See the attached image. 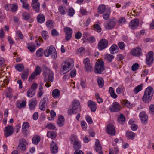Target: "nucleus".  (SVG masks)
Segmentation results:
<instances>
[{"label":"nucleus","mask_w":154,"mask_h":154,"mask_svg":"<svg viewBox=\"0 0 154 154\" xmlns=\"http://www.w3.org/2000/svg\"><path fill=\"white\" fill-rule=\"evenodd\" d=\"M153 94V91L151 86L148 87L146 89L142 97L143 101L145 103H148L151 100Z\"/></svg>","instance_id":"nucleus-1"},{"label":"nucleus","mask_w":154,"mask_h":154,"mask_svg":"<svg viewBox=\"0 0 154 154\" xmlns=\"http://www.w3.org/2000/svg\"><path fill=\"white\" fill-rule=\"evenodd\" d=\"M74 66L73 60L72 59L68 60L65 62L63 65H62L60 72L62 75L70 71Z\"/></svg>","instance_id":"nucleus-2"},{"label":"nucleus","mask_w":154,"mask_h":154,"mask_svg":"<svg viewBox=\"0 0 154 154\" xmlns=\"http://www.w3.org/2000/svg\"><path fill=\"white\" fill-rule=\"evenodd\" d=\"M44 54L46 57H48L52 55L51 57L53 59H56L57 57V53L55 47L52 45H51L48 48L44 51Z\"/></svg>","instance_id":"nucleus-3"},{"label":"nucleus","mask_w":154,"mask_h":154,"mask_svg":"<svg viewBox=\"0 0 154 154\" xmlns=\"http://www.w3.org/2000/svg\"><path fill=\"white\" fill-rule=\"evenodd\" d=\"M44 81L45 82H52L54 80L53 72L47 68H46L44 72Z\"/></svg>","instance_id":"nucleus-4"},{"label":"nucleus","mask_w":154,"mask_h":154,"mask_svg":"<svg viewBox=\"0 0 154 154\" xmlns=\"http://www.w3.org/2000/svg\"><path fill=\"white\" fill-rule=\"evenodd\" d=\"M71 143L73 144L74 149L76 150H79L81 147V142L79 140L77 136L72 135L70 138Z\"/></svg>","instance_id":"nucleus-5"},{"label":"nucleus","mask_w":154,"mask_h":154,"mask_svg":"<svg viewBox=\"0 0 154 154\" xmlns=\"http://www.w3.org/2000/svg\"><path fill=\"white\" fill-rule=\"evenodd\" d=\"M94 72L96 73L100 74L104 70V63L103 61L96 63Z\"/></svg>","instance_id":"nucleus-6"},{"label":"nucleus","mask_w":154,"mask_h":154,"mask_svg":"<svg viewBox=\"0 0 154 154\" xmlns=\"http://www.w3.org/2000/svg\"><path fill=\"white\" fill-rule=\"evenodd\" d=\"M154 53L152 51L149 52L146 55V63L147 65L150 66L152 64L154 60Z\"/></svg>","instance_id":"nucleus-7"},{"label":"nucleus","mask_w":154,"mask_h":154,"mask_svg":"<svg viewBox=\"0 0 154 154\" xmlns=\"http://www.w3.org/2000/svg\"><path fill=\"white\" fill-rule=\"evenodd\" d=\"M108 45V41L104 39H101L99 42L98 48L99 50H101L107 47Z\"/></svg>","instance_id":"nucleus-8"},{"label":"nucleus","mask_w":154,"mask_h":154,"mask_svg":"<svg viewBox=\"0 0 154 154\" xmlns=\"http://www.w3.org/2000/svg\"><path fill=\"white\" fill-rule=\"evenodd\" d=\"M20 143L18 146V149L19 151H24L26 149L25 144L26 143V140L23 138L20 139L19 140Z\"/></svg>","instance_id":"nucleus-9"},{"label":"nucleus","mask_w":154,"mask_h":154,"mask_svg":"<svg viewBox=\"0 0 154 154\" xmlns=\"http://www.w3.org/2000/svg\"><path fill=\"white\" fill-rule=\"evenodd\" d=\"M83 63L85 65V71L88 72L92 70V65L90 63V60L86 58L84 60Z\"/></svg>","instance_id":"nucleus-10"},{"label":"nucleus","mask_w":154,"mask_h":154,"mask_svg":"<svg viewBox=\"0 0 154 154\" xmlns=\"http://www.w3.org/2000/svg\"><path fill=\"white\" fill-rule=\"evenodd\" d=\"M131 54L135 57H139L142 55L141 49L139 47H137L131 50Z\"/></svg>","instance_id":"nucleus-11"},{"label":"nucleus","mask_w":154,"mask_h":154,"mask_svg":"<svg viewBox=\"0 0 154 154\" xmlns=\"http://www.w3.org/2000/svg\"><path fill=\"white\" fill-rule=\"evenodd\" d=\"M139 116L143 125H146L147 123L148 116L144 112H141L139 114Z\"/></svg>","instance_id":"nucleus-12"},{"label":"nucleus","mask_w":154,"mask_h":154,"mask_svg":"<svg viewBox=\"0 0 154 154\" xmlns=\"http://www.w3.org/2000/svg\"><path fill=\"white\" fill-rule=\"evenodd\" d=\"M29 124L28 122H24L23 123L22 132L26 136L29 134Z\"/></svg>","instance_id":"nucleus-13"},{"label":"nucleus","mask_w":154,"mask_h":154,"mask_svg":"<svg viewBox=\"0 0 154 154\" xmlns=\"http://www.w3.org/2000/svg\"><path fill=\"white\" fill-rule=\"evenodd\" d=\"M106 132L108 134L111 135L115 134L116 130L114 125L112 124H109L107 125Z\"/></svg>","instance_id":"nucleus-14"},{"label":"nucleus","mask_w":154,"mask_h":154,"mask_svg":"<svg viewBox=\"0 0 154 154\" xmlns=\"http://www.w3.org/2000/svg\"><path fill=\"white\" fill-rule=\"evenodd\" d=\"M116 23V21L115 18H113L112 19H110L109 20L108 23L105 25V27L107 29H112L114 28Z\"/></svg>","instance_id":"nucleus-15"},{"label":"nucleus","mask_w":154,"mask_h":154,"mask_svg":"<svg viewBox=\"0 0 154 154\" xmlns=\"http://www.w3.org/2000/svg\"><path fill=\"white\" fill-rule=\"evenodd\" d=\"M13 132V127L11 126H8L5 128V136L7 137L11 135Z\"/></svg>","instance_id":"nucleus-16"},{"label":"nucleus","mask_w":154,"mask_h":154,"mask_svg":"<svg viewBox=\"0 0 154 154\" xmlns=\"http://www.w3.org/2000/svg\"><path fill=\"white\" fill-rule=\"evenodd\" d=\"M139 20L137 19L132 20L129 23V27L132 29H136L139 25Z\"/></svg>","instance_id":"nucleus-17"},{"label":"nucleus","mask_w":154,"mask_h":154,"mask_svg":"<svg viewBox=\"0 0 154 154\" xmlns=\"http://www.w3.org/2000/svg\"><path fill=\"white\" fill-rule=\"evenodd\" d=\"M65 32V38L67 40H69L72 37V30L69 27H66L64 29Z\"/></svg>","instance_id":"nucleus-18"},{"label":"nucleus","mask_w":154,"mask_h":154,"mask_svg":"<svg viewBox=\"0 0 154 154\" xmlns=\"http://www.w3.org/2000/svg\"><path fill=\"white\" fill-rule=\"evenodd\" d=\"M50 150L51 152L53 154H56L58 152V147L56 143L53 141L50 144Z\"/></svg>","instance_id":"nucleus-19"},{"label":"nucleus","mask_w":154,"mask_h":154,"mask_svg":"<svg viewBox=\"0 0 154 154\" xmlns=\"http://www.w3.org/2000/svg\"><path fill=\"white\" fill-rule=\"evenodd\" d=\"M95 149L96 151L99 153V154H103L102 151V146L99 141L98 140H97L96 141Z\"/></svg>","instance_id":"nucleus-20"},{"label":"nucleus","mask_w":154,"mask_h":154,"mask_svg":"<svg viewBox=\"0 0 154 154\" xmlns=\"http://www.w3.org/2000/svg\"><path fill=\"white\" fill-rule=\"evenodd\" d=\"M31 6L33 10L36 12H39L40 4L38 2H32Z\"/></svg>","instance_id":"nucleus-21"},{"label":"nucleus","mask_w":154,"mask_h":154,"mask_svg":"<svg viewBox=\"0 0 154 154\" xmlns=\"http://www.w3.org/2000/svg\"><path fill=\"white\" fill-rule=\"evenodd\" d=\"M65 119L63 116L60 115L58 117L57 124L59 127H62L64 124Z\"/></svg>","instance_id":"nucleus-22"},{"label":"nucleus","mask_w":154,"mask_h":154,"mask_svg":"<svg viewBox=\"0 0 154 154\" xmlns=\"http://www.w3.org/2000/svg\"><path fill=\"white\" fill-rule=\"evenodd\" d=\"M29 71L28 69H25L23 72L21 74V79L23 80L27 79L29 75Z\"/></svg>","instance_id":"nucleus-23"},{"label":"nucleus","mask_w":154,"mask_h":154,"mask_svg":"<svg viewBox=\"0 0 154 154\" xmlns=\"http://www.w3.org/2000/svg\"><path fill=\"white\" fill-rule=\"evenodd\" d=\"M58 10L60 13L62 15L65 14L67 12L66 8L63 5H60L58 7Z\"/></svg>","instance_id":"nucleus-24"},{"label":"nucleus","mask_w":154,"mask_h":154,"mask_svg":"<svg viewBox=\"0 0 154 154\" xmlns=\"http://www.w3.org/2000/svg\"><path fill=\"white\" fill-rule=\"evenodd\" d=\"M110 53L112 54H114L118 51L119 48L116 45L114 44L112 45L109 49Z\"/></svg>","instance_id":"nucleus-25"},{"label":"nucleus","mask_w":154,"mask_h":154,"mask_svg":"<svg viewBox=\"0 0 154 154\" xmlns=\"http://www.w3.org/2000/svg\"><path fill=\"white\" fill-rule=\"evenodd\" d=\"M77 109L76 106H72L71 108L69 109L68 110V115H71L73 114H76L77 113Z\"/></svg>","instance_id":"nucleus-26"},{"label":"nucleus","mask_w":154,"mask_h":154,"mask_svg":"<svg viewBox=\"0 0 154 154\" xmlns=\"http://www.w3.org/2000/svg\"><path fill=\"white\" fill-rule=\"evenodd\" d=\"M127 137L129 139H133L135 136V134L131 131H127L126 132Z\"/></svg>","instance_id":"nucleus-27"},{"label":"nucleus","mask_w":154,"mask_h":154,"mask_svg":"<svg viewBox=\"0 0 154 154\" xmlns=\"http://www.w3.org/2000/svg\"><path fill=\"white\" fill-rule=\"evenodd\" d=\"M60 95L59 90L57 89L54 90L52 92V96L54 98H57Z\"/></svg>","instance_id":"nucleus-28"},{"label":"nucleus","mask_w":154,"mask_h":154,"mask_svg":"<svg viewBox=\"0 0 154 154\" xmlns=\"http://www.w3.org/2000/svg\"><path fill=\"white\" fill-rule=\"evenodd\" d=\"M106 10V7L104 5L102 4L100 5L98 8V12L100 14L104 12Z\"/></svg>","instance_id":"nucleus-29"},{"label":"nucleus","mask_w":154,"mask_h":154,"mask_svg":"<svg viewBox=\"0 0 154 154\" xmlns=\"http://www.w3.org/2000/svg\"><path fill=\"white\" fill-rule=\"evenodd\" d=\"M143 86V84H141L135 87L133 90L134 93L137 94L139 92L142 90Z\"/></svg>","instance_id":"nucleus-30"},{"label":"nucleus","mask_w":154,"mask_h":154,"mask_svg":"<svg viewBox=\"0 0 154 154\" xmlns=\"http://www.w3.org/2000/svg\"><path fill=\"white\" fill-rule=\"evenodd\" d=\"M125 117L123 114H121L118 118V121L119 123L122 125L125 121Z\"/></svg>","instance_id":"nucleus-31"},{"label":"nucleus","mask_w":154,"mask_h":154,"mask_svg":"<svg viewBox=\"0 0 154 154\" xmlns=\"http://www.w3.org/2000/svg\"><path fill=\"white\" fill-rule=\"evenodd\" d=\"M47 137L52 139H55L56 137V133L53 131H48L47 134Z\"/></svg>","instance_id":"nucleus-32"},{"label":"nucleus","mask_w":154,"mask_h":154,"mask_svg":"<svg viewBox=\"0 0 154 154\" xmlns=\"http://www.w3.org/2000/svg\"><path fill=\"white\" fill-rule=\"evenodd\" d=\"M37 20L38 22L41 23L44 22L45 20L44 16L42 14L38 15L37 17Z\"/></svg>","instance_id":"nucleus-33"},{"label":"nucleus","mask_w":154,"mask_h":154,"mask_svg":"<svg viewBox=\"0 0 154 154\" xmlns=\"http://www.w3.org/2000/svg\"><path fill=\"white\" fill-rule=\"evenodd\" d=\"M121 106H111L109 110L111 112H116L120 111Z\"/></svg>","instance_id":"nucleus-34"},{"label":"nucleus","mask_w":154,"mask_h":154,"mask_svg":"<svg viewBox=\"0 0 154 154\" xmlns=\"http://www.w3.org/2000/svg\"><path fill=\"white\" fill-rule=\"evenodd\" d=\"M23 18L26 20H29L30 18V14L27 12H24L22 14Z\"/></svg>","instance_id":"nucleus-35"},{"label":"nucleus","mask_w":154,"mask_h":154,"mask_svg":"<svg viewBox=\"0 0 154 154\" xmlns=\"http://www.w3.org/2000/svg\"><path fill=\"white\" fill-rule=\"evenodd\" d=\"M109 91L111 97L114 98H116L117 96L115 94L113 88L110 87L109 88Z\"/></svg>","instance_id":"nucleus-36"},{"label":"nucleus","mask_w":154,"mask_h":154,"mask_svg":"<svg viewBox=\"0 0 154 154\" xmlns=\"http://www.w3.org/2000/svg\"><path fill=\"white\" fill-rule=\"evenodd\" d=\"M43 84L41 83L40 84L39 86V88L38 89V96L39 97H41L43 94L44 92L43 91V88L42 87Z\"/></svg>","instance_id":"nucleus-37"},{"label":"nucleus","mask_w":154,"mask_h":154,"mask_svg":"<svg viewBox=\"0 0 154 154\" xmlns=\"http://www.w3.org/2000/svg\"><path fill=\"white\" fill-rule=\"evenodd\" d=\"M40 140V138L39 136H35L32 139V143L35 144L38 143Z\"/></svg>","instance_id":"nucleus-38"},{"label":"nucleus","mask_w":154,"mask_h":154,"mask_svg":"<svg viewBox=\"0 0 154 154\" xmlns=\"http://www.w3.org/2000/svg\"><path fill=\"white\" fill-rule=\"evenodd\" d=\"M114 58V56L113 55L109 54H107L105 56V59L109 62H111Z\"/></svg>","instance_id":"nucleus-39"},{"label":"nucleus","mask_w":154,"mask_h":154,"mask_svg":"<svg viewBox=\"0 0 154 154\" xmlns=\"http://www.w3.org/2000/svg\"><path fill=\"white\" fill-rule=\"evenodd\" d=\"M16 69L19 71L21 72L24 69V66L22 64H19L15 66Z\"/></svg>","instance_id":"nucleus-40"},{"label":"nucleus","mask_w":154,"mask_h":154,"mask_svg":"<svg viewBox=\"0 0 154 154\" xmlns=\"http://www.w3.org/2000/svg\"><path fill=\"white\" fill-rule=\"evenodd\" d=\"M27 93L28 97H32L35 95V91L29 89Z\"/></svg>","instance_id":"nucleus-41"},{"label":"nucleus","mask_w":154,"mask_h":154,"mask_svg":"<svg viewBox=\"0 0 154 154\" xmlns=\"http://www.w3.org/2000/svg\"><path fill=\"white\" fill-rule=\"evenodd\" d=\"M97 83L99 86L101 88H102L104 85V81L103 79L99 77L97 80Z\"/></svg>","instance_id":"nucleus-42"},{"label":"nucleus","mask_w":154,"mask_h":154,"mask_svg":"<svg viewBox=\"0 0 154 154\" xmlns=\"http://www.w3.org/2000/svg\"><path fill=\"white\" fill-rule=\"evenodd\" d=\"M68 14L71 17H72L75 14V11L72 7H69L68 10Z\"/></svg>","instance_id":"nucleus-43"},{"label":"nucleus","mask_w":154,"mask_h":154,"mask_svg":"<svg viewBox=\"0 0 154 154\" xmlns=\"http://www.w3.org/2000/svg\"><path fill=\"white\" fill-rule=\"evenodd\" d=\"M53 22L51 20H48L46 22V25L47 26L50 28H53L54 25H53Z\"/></svg>","instance_id":"nucleus-44"},{"label":"nucleus","mask_w":154,"mask_h":154,"mask_svg":"<svg viewBox=\"0 0 154 154\" xmlns=\"http://www.w3.org/2000/svg\"><path fill=\"white\" fill-rule=\"evenodd\" d=\"M12 89L10 88H9L8 89V91L6 93V97L9 98H12L13 96L11 94L12 92Z\"/></svg>","instance_id":"nucleus-45"},{"label":"nucleus","mask_w":154,"mask_h":154,"mask_svg":"<svg viewBox=\"0 0 154 154\" xmlns=\"http://www.w3.org/2000/svg\"><path fill=\"white\" fill-rule=\"evenodd\" d=\"M41 71V67L39 66H37L35 69V72H34L35 73L36 75H38L40 74Z\"/></svg>","instance_id":"nucleus-46"},{"label":"nucleus","mask_w":154,"mask_h":154,"mask_svg":"<svg viewBox=\"0 0 154 154\" xmlns=\"http://www.w3.org/2000/svg\"><path fill=\"white\" fill-rule=\"evenodd\" d=\"M42 35L45 40L47 39L48 37V33L46 31H43L42 32Z\"/></svg>","instance_id":"nucleus-47"},{"label":"nucleus","mask_w":154,"mask_h":154,"mask_svg":"<svg viewBox=\"0 0 154 154\" xmlns=\"http://www.w3.org/2000/svg\"><path fill=\"white\" fill-rule=\"evenodd\" d=\"M26 101L23 100L22 102L20 100L17 101V106H26Z\"/></svg>","instance_id":"nucleus-48"},{"label":"nucleus","mask_w":154,"mask_h":154,"mask_svg":"<svg viewBox=\"0 0 154 154\" xmlns=\"http://www.w3.org/2000/svg\"><path fill=\"white\" fill-rule=\"evenodd\" d=\"M43 49L42 48L38 49L36 52V55L39 57H41L43 54Z\"/></svg>","instance_id":"nucleus-49"},{"label":"nucleus","mask_w":154,"mask_h":154,"mask_svg":"<svg viewBox=\"0 0 154 154\" xmlns=\"http://www.w3.org/2000/svg\"><path fill=\"white\" fill-rule=\"evenodd\" d=\"M5 60L4 59L0 57V67L5 68Z\"/></svg>","instance_id":"nucleus-50"},{"label":"nucleus","mask_w":154,"mask_h":154,"mask_svg":"<svg viewBox=\"0 0 154 154\" xmlns=\"http://www.w3.org/2000/svg\"><path fill=\"white\" fill-rule=\"evenodd\" d=\"M122 103L124 106H131L130 103L126 100H122Z\"/></svg>","instance_id":"nucleus-51"},{"label":"nucleus","mask_w":154,"mask_h":154,"mask_svg":"<svg viewBox=\"0 0 154 154\" xmlns=\"http://www.w3.org/2000/svg\"><path fill=\"white\" fill-rule=\"evenodd\" d=\"M29 106H35L37 104V101L35 100H31L29 101Z\"/></svg>","instance_id":"nucleus-52"},{"label":"nucleus","mask_w":154,"mask_h":154,"mask_svg":"<svg viewBox=\"0 0 154 154\" xmlns=\"http://www.w3.org/2000/svg\"><path fill=\"white\" fill-rule=\"evenodd\" d=\"M23 3L22 7L24 8L29 11L30 7L29 6V5L26 3V2L22 3Z\"/></svg>","instance_id":"nucleus-53"},{"label":"nucleus","mask_w":154,"mask_h":154,"mask_svg":"<svg viewBox=\"0 0 154 154\" xmlns=\"http://www.w3.org/2000/svg\"><path fill=\"white\" fill-rule=\"evenodd\" d=\"M18 6L17 5L13 4L11 5V11L13 12H15L17 10Z\"/></svg>","instance_id":"nucleus-54"},{"label":"nucleus","mask_w":154,"mask_h":154,"mask_svg":"<svg viewBox=\"0 0 154 154\" xmlns=\"http://www.w3.org/2000/svg\"><path fill=\"white\" fill-rule=\"evenodd\" d=\"M85 49L84 47H81L77 50L78 53H80V54H83L85 53Z\"/></svg>","instance_id":"nucleus-55"},{"label":"nucleus","mask_w":154,"mask_h":154,"mask_svg":"<svg viewBox=\"0 0 154 154\" xmlns=\"http://www.w3.org/2000/svg\"><path fill=\"white\" fill-rule=\"evenodd\" d=\"M47 105V102L45 98L41 100L39 104V106H45Z\"/></svg>","instance_id":"nucleus-56"},{"label":"nucleus","mask_w":154,"mask_h":154,"mask_svg":"<svg viewBox=\"0 0 154 154\" xmlns=\"http://www.w3.org/2000/svg\"><path fill=\"white\" fill-rule=\"evenodd\" d=\"M118 45L120 49L123 50L124 49L125 45L124 42H119Z\"/></svg>","instance_id":"nucleus-57"},{"label":"nucleus","mask_w":154,"mask_h":154,"mask_svg":"<svg viewBox=\"0 0 154 154\" xmlns=\"http://www.w3.org/2000/svg\"><path fill=\"white\" fill-rule=\"evenodd\" d=\"M81 126L84 130H86L87 129V124L86 122L85 121H82L81 122Z\"/></svg>","instance_id":"nucleus-58"},{"label":"nucleus","mask_w":154,"mask_h":154,"mask_svg":"<svg viewBox=\"0 0 154 154\" xmlns=\"http://www.w3.org/2000/svg\"><path fill=\"white\" fill-rule=\"evenodd\" d=\"M139 65L138 64L136 63L134 64L132 66V70L133 71H136L138 68Z\"/></svg>","instance_id":"nucleus-59"},{"label":"nucleus","mask_w":154,"mask_h":154,"mask_svg":"<svg viewBox=\"0 0 154 154\" xmlns=\"http://www.w3.org/2000/svg\"><path fill=\"white\" fill-rule=\"evenodd\" d=\"M37 76V75H36V74L35 73H32L29 78V82L32 81V80L34 79L35 77Z\"/></svg>","instance_id":"nucleus-60"},{"label":"nucleus","mask_w":154,"mask_h":154,"mask_svg":"<svg viewBox=\"0 0 154 154\" xmlns=\"http://www.w3.org/2000/svg\"><path fill=\"white\" fill-rule=\"evenodd\" d=\"M80 105L79 101L77 100H74L72 102V106H79Z\"/></svg>","instance_id":"nucleus-61"},{"label":"nucleus","mask_w":154,"mask_h":154,"mask_svg":"<svg viewBox=\"0 0 154 154\" xmlns=\"http://www.w3.org/2000/svg\"><path fill=\"white\" fill-rule=\"evenodd\" d=\"M37 86L38 84L36 83H34L32 85L31 88L30 89L35 91Z\"/></svg>","instance_id":"nucleus-62"},{"label":"nucleus","mask_w":154,"mask_h":154,"mask_svg":"<svg viewBox=\"0 0 154 154\" xmlns=\"http://www.w3.org/2000/svg\"><path fill=\"white\" fill-rule=\"evenodd\" d=\"M87 40L90 43H92L95 42V39L94 37L91 36L88 38Z\"/></svg>","instance_id":"nucleus-63"},{"label":"nucleus","mask_w":154,"mask_h":154,"mask_svg":"<svg viewBox=\"0 0 154 154\" xmlns=\"http://www.w3.org/2000/svg\"><path fill=\"white\" fill-rule=\"evenodd\" d=\"M27 48L31 52H34L36 49L35 46L34 45L28 46Z\"/></svg>","instance_id":"nucleus-64"}]
</instances>
